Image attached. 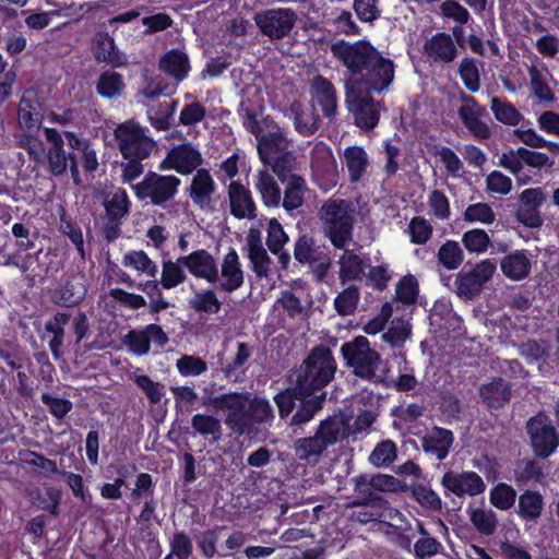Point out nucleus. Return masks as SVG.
Wrapping results in <instances>:
<instances>
[{
	"label": "nucleus",
	"instance_id": "nucleus-21",
	"mask_svg": "<svg viewBox=\"0 0 559 559\" xmlns=\"http://www.w3.org/2000/svg\"><path fill=\"white\" fill-rule=\"evenodd\" d=\"M248 258L252 271L259 277H269L271 274V258L263 247L261 235L255 229H250L247 236Z\"/></svg>",
	"mask_w": 559,
	"mask_h": 559
},
{
	"label": "nucleus",
	"instance_id": "nucleus-46",
	"mask_svg": "<svg viewBox=\"0 0 559 559\" xmlns=\"http://www.w3.org/2000/svg\"><path fill=\"white\" fill-rule=\"evenodd\" d=\"M122 265L153 278L158 272L157 264L143 250L127 252L122 258Z\"/></svg>",
	"mask_w": 559,
	"mask_h": 559
},
{
	"label": "nucleus",
	"instance_id": "nucleus-37",
	"mask_svg": "<svg viewBox=\"0 0 559 559\" xmlns=\"http://www.w3.org/2000/svg\"><path fill=\"white\" fill-rule=\"evenodd\" d=\"M282 183L285 188L281 204L286 212L292 213L304 204V195L307 191L306 180L301 176H292L287 180H282Z\"/></svg>",
	"mask_w": 559,
	"mask_h": 559
},
{
	"label": "nucleus",
	"instance_id": "nucleus-42",
	"mask_svg": "<svg viewBox=\"0 0 559 559\" xmlns=\"http://www.w3.org/2000/svg\"><path fill=\"white\" fill-rule=\"evenodd\" d=\"M311 304L312 301L309 298L302 299L290 290L283 292L277 300V305L294 320H306L309 316Z\"/></svg>",
	"mask_w": 559,
	"mask_h": 559
},
{
	"label": "nucleus",
	"instance_id": "nucleus-47",
	"mask_svg": "<svg viewBox=\"0 0 559 559\" xmlns=\"http://www.w3.org/2000/svg\"><path fill=\"white\" fill-rule=\"evenodd\" d=\"M183 267L185 264L179 262V258L176 261L170 259L164 260L159 281L160 286L165 289H171L182 284L187 280Z\"/></svg>",
	"mask_w": 559,
	"mask_h": 559
},
{
	"label": "nucleus",
	"instance_id": "nucleus-20",
	"mask_svg": "<svg viewBox=\"0 0 559 559\" xmlns=\"http://www.w3.org/2000/svg\"><path fill=\"white\" fill-rule=\"evenodd\" d=\"M218 288L225 293L237 290L243 285L245 272L235 249L225 254L218 270Z\"/></svg>",
	"mask_w": 559,
	"mask_h": 559
},
{
	"label": "nucleus",
	"instance_id": "nucleus-53",
	"mask_svg": "<svg viewBox=\"0 0 559 559\" xmlns=\"http://www.w3.org/2000/svg\"><path fill=\"white\" fill-rule=\"evenodd\" d=\"M360 300V290L356 285L344 288L334 299V309L342 316L354 314Z\"/></svg>",
	"mask_w": 559,
	"mask_h": 559
},
{
	"label": "nucleus",
	"instance_id": "nucleus-29",
	"mask_svg": "<svg viewBox=\"0 0 559 559\" xmlns=\"http://www.w3.org/2000/svg\"><path fill=\"white\" fill-rule=\"evenodd\" d=\"M342 159L352 183L359 182L366 176L370 166L367 152L357 145L346 147L342 153Z\"/></svg>",
	"mask_w": 559,
	"mask_h": 559
},
{
	"label": "nucleus",
	"instance_id": "nucleus-36",
	"mask_svg": "<svg viewBox=\"0 0 559 559\" xmlns=\"http://www.w3.org/2000/svg\"><path fill=\"white\" fill-rule=\"evenodd\" d=\"M483 402L491 408L504 406L511 399V386L502 378H495L479 389Z\"/></svg>",
	"mask_w": 559,
	"mask_h": 559
},
{
	"label": "nucleus",
	"instance_id": "nucleus-59",
	"mask_svg": "<svg viewBox=\"0 0 559 559\" xmlns=\"http://www.w3.org/2000/svg\"><path fill=\"white\" fill-rule=\"evenodd\" d=\"M259 110L260 105L258 104H251L247 99H242L240 103L239 112L242 118L243 127L255 136L257 141L263 135L261 124L258 120Z\"/></svg>",
	"mask_w": 559,
	"mask_h": 559
},
{
	"label": "nucleus",
	"instance_id": "nucleus-7",
	"mask_svg": "<svg viewBox=\"0 0 559 559\" xmlns=\"http://www.w3.org/2000/svg\"><path fill=\"white\" fill-rule=\"evenodd\" d=\"M253 21L263 36L270 40H282L296 26L298 14L289 7L271 8L258 11Z\"/></svg>",
	"mask_w": 559,
	"mask_h": 559
},
{
	"label": "nucleus",
	"instance_id": "nucleus-33",
	"mask_svg": "<svg viewBox=\"0 0 559 559\" xmlns=\"http://www.w3.org/2000/svg\"><path fill=\"white\" fill-rule=\"evenodd\" d=\"M215 182L206 169H198L190 186V198L201 209L207 207L215 192Z\"/></svg>",
	"mask_w": 559,
	"mask_h": 559
},
{
	"label": "nucleus",
	"instance_id": "nucleus-2",
	"mask_svg": "<svg viewBox=\"0 0 559 559\" xmlns=\"http://www.w3.org/2000/svg\"><path fill=\"white\" fill-rule=\"evenodd\" d=\"M336 361L326 346H316L295 372L294 392L302 396L320 395L334 378Z\"/></svg>",
	"mask_w": 559,
	"mask_h": 559
},
{
	"label": "nucleus",
	"instance_id": "nucleus-51",
	"mask_svg": "<svg viewBox=\"0 0 559 559\" xmlns=\"http://www.w3.org/2000/svg\"><path fill=\"white\" fill-rule=\"evenodd\" d=\"M189 306L195 312L216 314L221 310L222 302L214 290L204 289L193 294V297L189 300Z\"/></svg>",
	"mask_w": 559,
	"mask_h": 559
},
{
	"label": "nucleus",
	"instance_id": "nucleus-44",
	"mask_svg": "<svg viewBox=\"0 0 559 559\" xmlns=\"http://www.w3.org/2000/svg\"><path fill=\"white\" fill-rule=\"evenodd\" d=\"M527 72L534 96L539 102L548 104L554 103L556 97L547 83L548 71L546 69H539L536 66H531Z\"/></svg>",
	"mask_w": 559,
	"mask_h": 559
},
{
	"label": "nucleus",
	"instance_id": "nucleus-10",
	"mask_svg": "<svg viewBox=\"0 0 559 559\" xmlns=\"http://www.w3.org/2000/svg\"><path fill=\"white\" fill-rule=\"evenodd\" d=\"M115 138L123 158L145 159L155 147V142L132 121L119 124L115 130Z\"/></svg>",
	"mask_w": 559,
	"mask_h": 559
},
{
	"label": "nucleus",
	"instance_id": "nucleus-39",
	"mask_svg": "<svg viewBox=\"0 0 559 559\" xmlns=\"http://www.w3.org/2000/svg\"><path fill=\"white\" fill-rule=\"evenodd\" d=\"M326 253V248L318 245L317 241L308 235L300 236L294 248V257L300 263L313 264L324 259L323 257Z\"/></svg>",
	"mask_w": 559,
	"mask_h": 559
},
{
	"label": "nucleus",
	"instance_id": "nucleus-55",
	"mask_svg": "<svg viewBox=\"0 0 559 559\" xmlns=\"http://www.w3.org/2000/svg\"><path fill=\"white\" fill-rule=\"evenodd\" d=\"M330 417H342L344 419L343 421L347 428L345 439L349 435H358L367 430L376 420V415L370 411L360 412L355 419L350 414L345 412L333 414Z\"/></svg>",
	"mask_w": 559,
	"mask_h": 559
},
{
	"label": "nucleus",
	"instance_id": "nucleus-18",
	"mask_svg": "<svg viewBox=\"0 0 559 559\" xmlns=\"http://www.w3.org/2000/svg\"><path fill=\"white\" fill-rule=\"evenodd\" d=\"M200 151L191 143H182L174 146L167 154L163 165L177 170L179 174L189 175L202 164Z\"/></svg>",
	"mask_w": 559,
	"mask_h": 559
},
{
	"label": "nucleus",
	"instance_id": "nucleus-14",
	"mask_svg": "<svg viewBox=\"0 0 559 559\" xmlns=\"http://www.w3.org/2000/svg\"><path fill=\"white\" fill-rule=\"evenodd\" d=\"M459 100L461 106L457 109V114L464 127L478 140L490 138V128L486 122L481 121V117L486 115V108L464 92L460 93Z\"/></svg>",
	"mask_w": 559,
	"mask_h": 559
},
{
	"label": "nucleus",
	"instance_id": "nucleus-22",
	"mask_svg": "<svg viewBox=\"0 0 559 559\" xmlns=\"http://www.w3.org/2000/svg\"><path fill=\"white\" fill-rule=\"evenodd\" d=\"M92 51L97 62H105L112 67H123L127 58L115 45V40L108 33H97L93 39Z\"/></svg>",
	"mask_w": 559,
	"mask_h": 559
},
{
	"label": "nucleus",
	"instance_id": "nucleus-30",
	"mask_svg": "<svg viewBox=\"0 0 559 559\" xmlns=\"http://www.w3.org/2000/svg\"><path fill=\"white\" fill-rule=\"evenodd\" d=\"M253 355V346L238 342L236 345V352L231 359L222 366L221 371L225 379L231 382H241L245 377L243 366Z\"/></svg>",
	"mask_w": 559,
	"mask_h": 559
},
{
	"label": "nucleus",
	"instance_id": "nucleus-8",
	"mask_svg": "<svg viewBox=\"0 0 559 559\" xmlns=\"http://www.w3.org/2000/svg\"><path fill=\"white\" fill-rule=\"evenodd\" d=\"M180 183V179L174 175L166 176L150 171L132 188L139 200H150L153 205L162 206L175 198Z\"/></svg>",
	"mask_w": 559,
	"mask_h": 559
},
{
	"label": "nucleus",
	"instance_id": "nucleus-15",
	"mask_svg": "<svg viewBox=\"0 0 559 559\" xmlns=\"http://www.w3.org/2000/svg\"><path fill=\"white\" fill-rule=\"evenodd\" d=\"M546 193L540 188H528L521 192L520 205L515 212L516 219L526 227L537 228L543 225L539 207L546 202Z\"/></svg>",
	"mask_w": 559,
	"mask_h": 559
},
{
	"label": "nucleus",
	"instance_id": "nucleus-57",
	"mask_svg": "<svg viewBox=\"0 0 559 559\" xmlns=\"http://www.w3.org/2000/svg\"><path fill=\"white\" fill-rule=\"evenodd\" d=\"M490 109L496 120L503 124L516 126L523 118L521 112L510 103L499 97H492Z\"/></svg>",
	"mask_w": 559,
	"mask_h": 559
},
{
	"label": "nucleus",
	"instance_id": "nucleus-52",
	"mask_svg": "<svg viewBox=\"0 0 559 559\" xmlns=\"http://www.w3.org/2000/svg\"><path fill=\"white\" fill-rule=\"evenodd\" d=\"M265 165L272 167L273 173L281 181L287 180L292 176H297L293 173L297 167V157L290 148L274 156V159L266 162Z\"/></svg>",
	"mask_w": 559,
	"mask_h": 559
},
{
	"label": "nucleus",
	"instance_id": "nucleus-28",
	"mask_svg": "<svg viewBox=\"0 0 559 559\" xmlns=\"http://www.w3.org/2000/svg\"><path fill=\"white\" fill-rule=\"evenodd\" d=\"M104 205L109 222L112 225L110 227H107L106 237L109 240H111L116 237V227L118 226L120 221L129 213L130 201L126 190H116L112 193L111 198L104 203Z\"/></svg>",
	"mask_w": 559,
	"mask_h": 559
},
{
	"label": "nucleus",
	"instance_id": "nucleus-64",
	"mask_svg": "<svg viewBox=\"0 0 559 559\" xmlns=\"http://www.w3.org/2000/svg\"><path fill=\"white\" fill-rule=\"evenodd\" d=\"M287 241L288 236L284 231L280 222L276 218H271L267 226L266 237V245L270 251L274 254L280 253Z\"/></svg>",
	"mask_w": 559,
	"mask_h": 559
},
{
	"label": "nucleus",
	"instance_id": "nucleus-54",
	"mask_svg": "<svg viewBox=\"0 0 559 559\" xmlns=\"http://www.w3.org/2000/svg\"><path fill=\"white\" fill-rule=\"evenodd\" d=\"M438 262L447 270H456L464 261V252L457 241L447 240L438 250Z\"/></svg>",
	"mask_w": 559,
	"mask_h": 559
},
{
	"label": "nucleus",
	"instance_id": "nucleus-56",
	"mask_svg": "<svg viewBox=\"0 0 559 559\" xmlns=\"http://www.w3.org/2000/svg\"><path fill=\"white\" fill-rule=\"evenodd\" d=\"M397 457V447L392 440L379 442L369 455V463L376 467H388Z\"/></svg>",
	"mask_w": 559,
	"mask_h": 559
},
{
	"label": "nucleus",
	"instance_id": "nucleus-32",
	"mask_svg": "<svg viewBox=\"0 0 559 559\" xmlns=\"http://www.w3.org/2000/svg\"><path fill=\"white\" fill-rule=\"evenodd\" d=\"M311 88L313 98L321 106L324 116H334L337 109V98L333 84L322 75H317L312 80Z\"/></svg>",
	"mask_w": 559,
	"mask_h": 559
},
{
	"label": "nucleus",
	"instance_id": "nucleus-12",
	"mask_svg": "<svg viewBox=\"0 0 559 559\" xmlns=\"http://www.w3.org/2000/svg\"><path fill=\"white\" fill-rule=\"evenodd\" d=\"M346 104L356 126L361 130L370 131L378 124L381 103L377 102L370 93L346 90Z\"/></svg>",
	"mask_w": 559,
	"mask_h": 559
},
{
	"label": "nucleus",
	"instance_id": "nucleus-31",
	"mask_svg": "<svg viewBox=\"0 0 559 559\" xmlns=\"http://www.w3.org/2000/svg\"><path fill=\"white\" fill-rule=\"evenodd\" d=\"M254 188L266 207H278L282 201V192L278 183L269 169L258 170Z\"/></svg>",
	"mask_w": 559,
	"mask_h": 559
},
{
	"label": "nucleus",
	"instance_id": "nucleus-45",
	"mask_svg": "<svg viewBox=\"0 0 559 559\" xmlns=\"http://www.w3.org/2000/svg\"><path fill=\"white\" fill-rule=\"evenodd\" d=\"M469 521L473 526L485 536H490L497 531L498 519L491 509L484 507L468 509Z\"/></svg>",
	"mask_w": 559,
	"mask_h": 559
},
{
	"label": "nucleus",
	"instance_id": "nucleus-6",
	"mask_svg": "<svg viewBox=\"0 0 559 559\" xmlns=\"http://www.w3.org/2000/svg\"><path fill=\"white\" fill-rule=\"evenodd\" d=\"M394 62L382 56L378 50L370 59L366 69L358 75L348 76L345 90H355L365 93H382L388 91L394 80Z\"/></svg>",
	"mask_w": 559,
	"mask_h": 559
},
{
	"label": "nucleus",
	"instance_id": "nucleus-4",
	"mask_svg": "<svg viewBox=\"0 0 559 559\" xmlns=\"http://www.w3.org/2000/svg\"><path fill=\"white\" fill-rule=\"evenodd\" d=\"M342 417H328L322 420L313 436L297 439L293 450L299 461L317 464L329 447L345 439L346 426Z\"/></svg>",
	"mask_w": 559,
	"mask_h": 559
},
{
	"label": "nucleus",
	"instance_id": "nucleus-16",
	"mask_svg": "<svg viewBox=\"0 0 559 559\" xmlns=\"http://www.w3.org/2000/svg\"><path fill=\"white\" fill-rule=\"evenodd\" d=\"M230 214L238 219H254L257 204L251 191L239 181H231L227 187Z\"/></svg>",
	"mask_w": 559,
	"mask_h": 559
},
{
	"label": "nucleus",
	"instance_id": "nucleus-58",
	"mask_svg": "<svg viewBox=\"0 0 559 559\" xmlns=\"http://www.w3.org/2000/svg\"><path fill=\"white\" fill-rule=\"evenodd\" d=\"M185 99L189 100V103L182 107L179 114V122L186 127L195 126L205 118L206 108L197 102L192 94H186Z\"/></svg>",
	"mask_w": 559,
	"mask_h": 559
},
{
	"label": "nucleus",
	"instance_id": "nucleus-41",
	"mask_svg": "<svg viewBox=\"0 0 559 559\" xmlns=\"http://www.w3.org/2000/svg\"><path fill=\"white\" fill-rule=\"evenodd\" d=\"M354 500L353 507H380L383 499L369 485L368 475L354 477Z\"/></svg>",
	"mask_w": 559,
	"mask_h": 559
},
{
	"label": "nucleus",
	"instance_id": "nucleus-11",
	"mask_svg": "<svg viewBox=\"0 0 559 559\" xmlns=\"http://www.w3.org/2000/svg\"><path fill=\"white\" fill-rule=\"evenodd\" d=\"M531 445L536 456L546 459L551 455L559 445V436L550 419L545 414H537L526 424Z\"/></svg>",
	"mask_w": 559,
	"mask_h": 559
},
{
	"label": "nucleus",
	"instance_id": "nucleus-9",
	"mask_svg": "<svg viewBox=\"0 0 559 559\" xmlns=\"http://www.w3.org/2000/svg\"><path fill=\"white\" fill-rule=\"evenodd\" d=\"M377 51L378 49L366 40L350 43L341 39L331 45L332 56L347 69L349 76L358 75L366 69Z\"/></svg>",
	"mask_w": 559,
	"mask_h": 559
},
{
	"label": "nucleus",
	"instance_id": "nucleus-34",
	"mask_svg": "<svg viewBox=\"0 0 559 559\" xmlns=\"http://www.w3.org/2000/svg\"><path fill=\"white\" fill-rule=\"evenodd\" d=\"M247 414L250 435L257 432L259 426H271L274 420V412L270 401L261 396H249Z\"/></svg>",
	"mask_w": 559,
	"mask_h": 559
},
{
	"label": "nucleus",
	"instance_id": "nucleus-40",
	"mask_svg": "<svg viewBox=\"0 0 559 559\" xmlns=\"http://www.w3.org/2000/svg\"><path fill=\"white\" fill-rule=\"evenodd\" d=\"M500 267L502 273L512 281H521L528 276L531 272V261L522 251H516L506 255Z\"/></svg>",
	"mask_w": 559,
	"mask_h": 559
},
{
	"label": "nucleus",
	"instance_id": "nucleus-48",
	"mask_svg": "<svg viewBox=\"0 0 559 559\" xmlns=\"http://www.w3.org/2000/svg\"><path fill=\"white\" fill-rule=\"evenodd\" d=\"M191 426L202 437H212L213 441H218L222 438V424L221 420L209 414H195L191 418Z\"/></svg>",
	"mask_w": 559,
	"mask_h": 559
},
{
	"label": "nucleus",
	"instance_id": "nucleus-23",
	"mask_svg": "<svg viewBox=\"0 0 559 559\" xmlns=\"http://www.w3.org/2000/svg\"><path fill=\"white\" fill-rule=\"evenodd\" d=\"M454 441L451 430L433 427L421 438L423 450L436 457L438 461L444 460Z\"/></svg>",
	"mask_w": 559,
	"mask_h": 559
},
{
	"label": "nucleus",
	"instance_id": "nucleus-63",
	"mask_svg": "<svg viewBox=\"0 0 559 559\" xmlns=\"http://www.w3.org/2000/svg\"><path fill=\"white\" fill-rule=\"evenodd\" d=\"M176 368L183 377H198L207 370V364L200 357L183 355L177 359Z\"/></svg>",
	"mask_w": 559,
	"mask_h": 559
},
{
	"label": "nucleus",
	"instance_id": "nucleus-61",
	"mask_svg": "<svg viewBox=\"0 0 559 559\" xmlns=\"http://www.w3.org/2000/svg\"><path fill=\"white\" fill-rule=\"evenodd\" d=\"M462 242L468 252L479 254L488 249L490 238L484 229L475 228L463 234Z\"/></svg>",
	"mask_w": 559,
	"mask_h": 559
},
{
	"label": "nucleus",
	"instance_id": "nucleus-3",
	"mask_svg": "<svg viewBox=\"0 0 559 559\" xmlns=\"http://www.w3.org/2000/svg\"><path fill=\"white\" fill-rule=\"evenodd\" d=\"M323 235L336 249H344L353 241L356 209L345 199L325 200L318 211Z\"/></svg>",
	"mask_w": 559,
	"mask_h": 559
},
{
	"label": "nucleus",
	"instance_id": "nucleus-43",
	"mask_svg": "<svg viewBox=\"0 0 559 559\" xmlns=\"http://www.w3.org/2000/svg\"><path fill=\"white\" fill-rule=\"evenodd\" d=\"M124 87L126 84L122 75L112 70L104 71L96 82L97 94L100 97L108 99L121 96Z\"/></svg>",
	"mask_w": 559,
	"mask_h": 559
},
{
	"label": "nucleus",
	"instance_id": "nucleus-24",
	"mask_svg": "<svg viewBox=\"0 0 559 559\" xmlns=\"http://www.w3.org/2000/svg\"><path fill=\"white\" fill-rule=\"evenodd\" d=\"M158 69L174 79L177 83L187 79L191 70L188 55L180 49H170L163 55L158 62Z\"/></svg>",
	"mask_w": 559,
	"mask_h": 559
},
{
	"label": "nucleus",
	"instance_id": "nucleus-62",
	"mask_svg": "<svg viewBox=\"0 0 559 559\" xmlns=\"http://www.w3.org/2000/svg\"><path fill=\"white\" fill-rule=\"evenodd\" d=\"M460 76L465 85V87L471 93H476L480 88V76L479 70L476 66V61L471 58H465L461 61L459 68Z\"/></svg>",
	"mask_w": 559,
	"mask_h": 559
},
{
	"label": "nucleus",
	"instance_id": "nucleus-17",
	"mask_svg": "<svg viewBox=\"0 0 559 559\" xmlns=\"http://www.w3.org/2000/svg\"><path fill=\"white\" fill-rule=\"evenodd\" d=\"M441 484L459 497L477 496L486 489L483 478L475 472H448L443 475Z\"/></svg>",
	"mask_w": 559,
	"mask_h": 559
},
{
	"label": "nucleus",
	"instance_id": "nucleus-50",
	"mask_svg": "<svg viewBox=\"0 0 559 559\" xmlns=\"http://www.w3.org/2000/svg\"><path fill=\"white\" fill-rule=\"evenodd\" d=\"M411 335V323L402 318H395L391 321L388 331L382 334V340L392 347H403Z\"/></svg>",
	"mask_w": 559,
	"mask_h": 559
},
{
	"label": "nucleus",
	"instance_id": "nucleus-1",
	"mask_svg": "<svg viewBox=\"0 0 559 559\" xmlns=\"http://www.w3.org/2000/svg\"><path fill=\"white\" fill-rule=\"evenodd\" d=\"M341 354L352 373L362 380L389 385V369L382 367L381 354L374 349L366 336L358 335L341 346Z\"/></svg>",
	"mask_w": 559,
	"mask_h": 559
},
{
	"label": "nucleus",
	"instance_id": "nucleus-13",
	"mask_svg": "<svg viewBox=\"0 0 559 559\" xmlns=\"http://www.w3.org/2000/svg\"><path fill=\"white\" fill-rule=\"evenodd\" d=\"M497 269L493 260L485 259L471 271H461L455 278V292L464 299H472L479 295L484 285L491 280Z\"/></svg>",
	"mask_w": 559,
	"mask_h": 559
},
{
	"label": "nucleus",
	"instance_id": "nucleus-5",
	"mask_svg": "<svg viewBox=\"0 0 559 559\" xmlns=\"http://www.w3.org/2000/svg\"><path fill=\"white\" fill-rule=\"evenodd\" d=\"M250 393L227 392L218 395H209L207 389L201 397L204 407L225 413L224 424L237 436L250 435L247 413Z\"/></svg>",
	"mask_w": 559,
	"mask_h": 559
},
{
	"label": "nucleus",
	"instance_id": "nucleus-60",
	"mask_svg": "<svg viewBox=\"0 0 559 559\" xmlns=\"http://www.w3.org/2000/svg\"><path fill=\"white\" fill-rule=\"evenodd\" d=\"M490 502L499 510L507 511L516 500V491L504 483H499L490 490Z\"/></svg>",
	"mask_w": 559,
	"mask_h": 559
},
{
	"label": "nucleus",
	"instance_id": "nucleus-38",
	"mask_svg": "<svg viewBox=\"0 0 559 559\" xmlns=\"http://www.w3.org/2000/svg\"><path fill=\"white\" fill-rule=\"evenodd\" d=\"M296 400H299L300 404L290 419V426H300L309 423L316 413L322 408L325 392H320V395L312 394L307 396L296 394Z\"/></svg>",
	"mask_w": 559,
	"mask_h": 559
},
{
	"label": "nucleus",
	"instance_id": "nucleus-27",
	"mask_svg": "<svg viewBox=\"0 0 559 559\" xmlns=\"http://www.w3.org/2000/svg\"><path fill=\"white\" fill-rule=\"evenodd\" d=\"M287 112L294 120L296 131L301 135L310 136L319 129V116L313 107L293 102Z\"/></svg>",
	"mask_w": 559,
	"mask_h": 559
},
{
	"label": "nucleus",
	"instance_id": "nucleus-26",
	"mask_svg": "<svg viewBox=\"0 0 559 559\" xmlns=\"http://www.w3.org/2000/svg\"><path fill=\"white\" fill-rule=\"evenodd\" d=\"M343 250L338 260V278L341 284L345 285L348 282L361 281L368 266V259L357 254L354 250L346 249V247Z\"/></svg>",
	"mask_w": 559,
	"mask_h": 559
},
{
	"label": "nucleus",
	"instance_id": "nucleus-19",
	"mask_svg": "<svg viewBox=\"0 0 559 559\" xmlns=\"http://www.w3.org/2000/svg\"><path fill=\"white\" fill-rule=\"evenodd\" d=\"M179 262L197 278H203L209 283L218 281V266L215 258L204 249H199L188 255L179 257Z\"/></svg>",
	"mask_w": 559,
	"mask_h": 559
},
{
	"label": "nucleus",
	"instance_id": "nucleus-49",
	"mask_svg": "<svg viewBox=\"0 0 559 559\" xmlns=\"http://www.w3.org/2000/svg\"><path fill=\"white\" fill-rule=\"evenodd\" d=\"M543 506L542 495L537 491L527 490L519 498L518 513L525 520H536L540 516Z\"/></svg>",
	"mask_w": 559,
	"mask_h": 559
},
{
	"label": "nucleus",
	"instance_id": "nucleus-35",
	"mask_svg": "<svg viewBox=\"0 0 559 559\" xmlns=\"http://www.w3.org/2000/svg\"><path fill=\"white\" fill-rule=\"evenodd\" d=\"M426 55L433 61L451 62L456 57V47L450 35L438 33L425 44Z\"/></svg>",
	"mask_w": 559,
	"mask_h": 559
},
{
	"label": "nucleus",
	"instance_id": "nucleus-25",
	"mask_svg": "<svg viewBox=\"0 0 559 559\" xmlns=\"http://www.w3.org/2000/svg\"><path fill=\"white\" fill-rule=\"evenodd\" d=\"M292 141L286 136L284 131L276 127L275 130L269 131L258 140L257 148L260 159L265 164L274 159V156L290 148Z\"/></svg>",
	"mask_w": 559,
	"mask_h": 559
}]
</instances>
